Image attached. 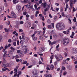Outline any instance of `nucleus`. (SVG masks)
<instances>
[{
	"label": "nucleus",
	"instance_id": "obj_64",
	"mask_svg": "<svg viewBox=\"0 0 77 77\" xmlns=\"http://www.w3.org/2000/svg\"><path fill=\"white\" fill-rule=\"evenodd\" d=\"M24 37H25L24 35V34H23L22 35V39H24Z\"/></svg>",
	"mask_w": 77,
	"mask_h": 77
},
{
	"label": "nucleus",
	"instance_id": "obj_56",
	"mask_svg": "<svg viewBox=\"0 0 77 77\" xmlns=\"http://www.w3.org/2000/svg\"><path fill=\"white\" fill-rule=\"evenodd\" d=\"M55 5L56 6H59V4L57 3H55Z\"/></svg>",
	"mask_w": 77,
	"mask_h": 77
},
{
	"label": "nucleus",
	"instance_id": "obj_9",
	"mask_svg": "<svg viewBox=\"0 0 77 77\" xmlns=\"http://www.w3.org/2000/svg\"><path fill=\"white\" fill-rule=\"evenodd\" d=\"M31 6V4L29 3L26 5H25L27 9H29V10H30V6Z\"/></svg>",
	"mask_w": 77,
	"mask_h": 77
},
{
	"label": "nucleus",
	"instance_id": "obj_38",
	"mask_svg": "<svg viewBox=\"0 0 77 77\" xmlns=\"http://www.w3.org/2000/svg\"><path fill=\"white\" fill-rule=\"evenodd\" d=\"M3 27V25H0V30H2V29Z\"/></svg>",
	"mask_w": 77,
	"mask_h": 77
},
{
	"label": "nucleus",
	"instance_id": "obj_40",
	"mask_svg": "<svg viewBox=\"0 0 77 77\" xmlns=\"http://www.w3.org/2000/svg\"><path fill=\"white\" fill-rule=\"evenodd\" d=\"M66 33L67 34H69V29H68L66 31Z\"/></svg>",
	"mask_w": 77,
	"mask_h": 77
},
{
	"label": "nucleus",
	"instance_id": "obj_44",
	"mask_svg": "<svg viewBox=\"0 0 77 77\" xmlns=\"http://www.w3.org/2000/svg\"><path fill=\"white\" fill-rule=\"evenodd\" d=\"M2 71H6V70H7V69H6V68L5 69H2Z\"/></svg>",
	"mask_w": 77,
	"mask_h": 77
},
{
	"label": "nucleus",
	"instance_id": "obj_62",
	"mask_svg": "<svg viewBox=\"0 0 77 77\" xmlns=\"http://www.w3.org/2000/svg\"><path fill=\"white\" fill-rule=\"evenodd\" d=\"M68 20H69V22H70V23L71 24V23H72L71 20V19H70L69 18Z\"/></svg>",
	"mask_w": 77,
	"mask_h": 77
},
{
	"label": "nucleus",
	"instance_id": "obj_3",
	"mask_svg": "<svg viewBox=\"0 0 77 77\" xmlns=\"http://www.w3.org/2000/svg\"><path fill=\"white\" fill-rule=\"evenodd\" d=\"M69 40L68 38H65L63 41V43L64 45H67L69 43Z\"/></svg>",
	"mask_w": 77,
	"mask_h": 77
},
{
	"label": "nucleus",
	"instance_id": "obj_45",
	"mask_svg": "<svg viewBox=\"0 0 77 77\" xmlns=\"http://www.w3.org/2000/svg\"><path fill=\"white\" fill-rule=\"evenodd\" d=\"M13 45L14 46H16V45H17L16 42H13Z\"/></svg>",
	"mask_w": 77,
	"mask_h": 77
},
{
	"label": "nucleus",
	"instance_id": "obj_47",
	"mask_svg": "<svg viewBox=\"0 0 77 77\" xmlns=\"http://www.w3.org/2000/svg\"><path fill=\"white\" fill-rule=\"evenodd\" d=\"M40 8H41V7H39L38 8H37L36 9H35V10H36V11H39V9H40Z\"/></svg>",
	"mask_w": 77,
	"mask_h": 77
},
{
	"label": "nucleus",
	"instance_id": "obj_42",
	"mask_svg": "<svg viewBox=\"0 0 77 77\" xmlns=\"http://www.w3.org/2000/svg\"><path fill=\"white\" fill-rule=\"evenodd\" d=\"M50 4H49L47 6V8L48 9H49V8H50Z\"/></svg>",
	"mask_w": 77,
	"mask_h": 77
},
{
	"label": "nucleus",
	"instance_id": "obj_6",
	"mask_svg": "<svg viewBox=\"0 0 77 77\" xmlns=\"http://www.w3.org/2000/svg\"><path fill=\"white\" fill-rule=\"evenodd\" d=\"M72 54H76L77 53V48H72Z\"/></svg>",
	"mask_w": 77,
	"mask_h": 77
},
{
	"label": "nucleus",
	"instance_id": "obj_23",
	"mask_svg": "<svg viewBox=\"0 0 77 77\" xmlns=\"http://www.w3.org/2000/svg\"><path fill=\"white\" fill-rule=\"evenodd\" d=\"M50 68L51 70H53L54 69V66L53 64H51L50 66Z\"/></svg>",
	"mask_w": 77,
	"mask_h": 77
},
{
	"label": "nucleus",
	"instance_id": "obj_12",
	"mask_svg": "<svg viewBox=\"0 0 77 77\" xmlns=\"http://www.w3.org/2000/svg\"><path fill=\"white\" fill-rule=\"evenodd\" d=\"M41 6H42L44 8H46V6H47V2H45L44 3H42L41 4Z\"/></svg>",
	"mask_w": 77,
	"mask_h": 77
},
{
	"label": "nucleus",
	"instance_id": "obj_41",
	"mask_svg": "<svg viewBox=\"0 0 77 77\" xmlns=\"http://www.w3.org/2000/svg\"><path fill=\"white\" fill-rule=\"evenodd\" d=\"M48 27L49 29H51V25H48Z\"/></svg>",
	"mask_w": 77,
	"mask_h": 77
},
{
	"label": "nucleus",
	"instance_id": "obj_5",
	"mask_svg": "<svg viewBox=\"0 0 77 77\" xmlns=\"http://www.w3.org/2000/svg\"><path fill=\"white\" fill-rule=\"evenodd\" d=\"M69 60H70V58H67L66 59L63 60V64H65V63H66V64H68V61H69Z\"/></svg>",
	"mask_w": 77,
	"mask_h": 77
},
{
	"label": "nucleus",
	"instance_id": "obj_51",
	"mask_svg": "<svg viewBox=\"0 0 77 77\" xmlns=\"http://www.w3.org/2000/svg\"><path fill=\"white\" fill-rule=\"evenodd\" d=\"M63 11V8L61 7L60 8V12H62Z\"/></svg>",
	"mask_w": 77,
	"mask_h": 77
},
{
	"label": "nucleus",
	"instance_id": "obj_63",
	"mask_svg": "<svg viewBox=\"0 0 77 77\" xmlns=\"http://www.w3.org/2000/svg\"><path fill=\"white\" fill-rule=\"evenodd\" d=\"M66 72H64L63 73V75H65L66 74Z\"/></svg>",
	"mask_w": 77,
	"mask_h": 77
},
{
	"label": "nucleus",
	"instance_id": "obj_10",
	"mask_svg": "<svg viewBox=\"0 0 77 77\" xmlns=\"http://www.w3.org/2000/svg\"><path fill=\"white\" fill-rule=\"evenodd\" d=\"M37 27V25L36 24L33 23L32 24V26L31 27V29H34L36 28Z\"/></svg>",
	"mask_w": 77,
	"mask_h": 77
},
{
	"label": "nucleus",
	"instance_id": "obj_28",
	"mask_svg": "<svg viewBox=\"0 0 77 77\" xmlns=\"http://www.w3.org/2000/svg\"><path fill=\"white\" fill-rule=\"evenodd\" d=\"M17 52L18 54H21V51L20 50H17Z\"/></svg>",
	"mask_w": 77,
	"mask_h": 77
},
{
	"label": "nucleus",
	"instance_id": "obj_27",
	"mask_svg": "<svg viewBox=\"0 0 77 77\" xmlns=\"http://www.w3.org/2000/svg\"><path fill=\"white\" fill-rule=\"evenodd\" d=\"M30 9H31L32 11H35V9L33 8V5H31L30 7Z\"/></svg>",
	"mask_w": 77,
	"mask_h": 77
},
{
	"label": "nucleus",
	"instance_id": "obj_58",
	"mask_svg": "<svg viewBox=\"0 0 77 77\" xmlns=\"http://www.w3.org/2000/svg\"><path fill=\"white\" fill-rule=\"evenodd\" d=\"M75 2H76V0H74V1H72V3H73L74 4H75Z\"/></svg>",
	"mask_w": 77,
	"mask_h": 77
},
{
	"label": "nucleus",
	"instance_id": "obj_52",
	"mask_svg": "<svg viewBox=\"0 0 77 77\" xmlns=\"http://www.w3.org/2000/svg\"><path fill=\"white\" fill-rule=\"evenodd\" d=\"M7 17L8 18H12V17L11 16V15H10V16L9 15H7Z\"/></svg>",
	"mask_w": 77,
	"mask_h": 77
},
{
	"label": "nucleus",
	"instance_id": "obj_30",
	"mask_svg": "<svg viewBox=\"0 0 77 77\" xmlns=\"http://www.w3.org/2000/svg\"><path fill=\"white\" fill-rule=\"evenodd\" d=\"M10 48L12 51H15V49L13 48L12 47H11Z\"/></svg>",
	"mask_w": 77,
	"mask_h": 77
},
{
	"label": "nucleus",
	"instance_id": "obj_48",
	"mask_svg": "<svg viewBox=\"0 0 77 77\" xmlns=\"http://www.w3.org/2000/svg\"><path fill=\"white\" fill-rule=\"evenodd\" d=\"M27 14V12H23V15H26Z\"/></svg>",
	"mask_w": 77,
	"mask_h": 77
},
{
	"label": "nucleus",
	"instance_id": "obj_19",
	"mask_svg": "<svg viewBox=\"0 0 77 77\" xmlns=\"http://www.w3.org/2000/svg\"><path fill=\"white\" fill-rule=\"evenodd\" d=\"M30 2V0H24L23 1L24 3H27Z\"/></svg>",
	"mask_w": 77,
	"mask_h": 77
},
{
	"label": "nucleus",
	"instance_id": "obj_60",
	"mask_svg": "<svg viewBox=\"0 0 77 77\" xmlns=\"http://www.w3.org/2000/svg\"><path fill=\"white\" fill-rule=\"evenodd\" d=\"M4 29H5L6 32H9V30H8L6 28H5Z\"/></svg>",
	"mask_w": 77,
	"mask_h": 77
},
{
	"label": "nucleus",
	"instance_id": "obj_59",
	"mask_svg": "<svg viewBox=\"0 0 77 77\" xmlns=\"http://www.w3.org/2000/svg\"><path fill=\"white\" fill-rule=\"evenodd\" d=\"M18 74H19V75H21V74H22V73L21 72V71H19L18 72Z\"/></svg>",
	"mask_w": 77,
	"mask_h": 77
},
{
	"label": "nucleus",
	"instance_id": "obj_36",
	"mask_svg": "<svg viewBox=\"0 0 77 77\" xmlns=\"http://www.w3.org/2000/svg\"><path fill=\"white\" fill-rule=\"evenodd\" d=\"M6 66L7 67H11V65H10V64L9 63L7 64Z\"/></svg>",
	"mask_w": 77,
	"mask_h": 77
},
{
	"label": "nucleus",
	"instance_id": "obj_50",
	"mask_svg": "<svg viewBox=\"0 0 77 77\" xmlns=\"http://www.w3.org/2000/svg\"><path fill=\"white\" fill-rule=\"evenodd\" d=\"M39 38L40 40H42V36H40L39 37Z\"/></svg>",
	"mask_w": 77,
	"mask_h": 77
},
{
	"label": "nucleus",
	"instance_id": "obj_39",
	"mask_svg": "<svg viewBox=\"0 0 77 77\" xmlns=\"http://www.w3.org/2000/svg\"><path fill=\"white\" fill-rule=\"evenodd\" d=\"M2 67H3V68H6V67H7V66H6V65L4 64H3L2 65Z\"/></svg>",
	"mask_w": 77,
	"mask_h": 77
},
{
	"label": "nucleus",
	"instance_id": "obj_16",
	"mask_svg": "<svg viewBox=\"0 0 77 77\" xmlns=\"http://www.w3.org/2000/svg\"><path fill=\"white\" fill-rule=\"evenodd\" d=\"M17 9H21V6H20V5H18L16 6Z\"/></svg>",
	"mask_w": 77,
	"mask_h": 77
},
{
	"label": "nucleus",
	"instance_id": "obj_21",
	"mask_svg": "<svg viewBox=\"0 0 77 77\" xmlns=\"http://www.w3.org/2000/svg\"><path fill=\"white\" fill-rule=\"evenodd\" d=\"M37 39H38V38L36 37H32V40L33 41H36V40H37Z\"/></svg>",
	"mask_w": 77,
	"mask_h": 77
},
{
	"label": "nucleus",
	"instance_id": "obj_17",
	"mask_svg": "<svg viewBox=\"0 0 77 77\" xmlns=\"http://www.w3.org/2000/svg\"><path fill=\"white\" fill-rule=\"evenodd\" d=\"M28 52H29V49L27 48H26L24 52V53L26 54L27 53H28Z\"/></svg>",
	"mask_w": 77,
	"mask_h": 77
},
{
	"label": "nucleus",
	"instance_id": "obj_8",
	"mask_svg": "<svg viewBox=\"0 0 77 77\" xmlns=\"http://www.w3.org/2000/svg\"><path fill=\"white\" fill-rule=\"evenodd\" d=\"M25 26L27 28H29L30 27V26H31V23H25Z\"/></svg>",
	"mask_w": 77,
	"mask_h": 77
},
{
	"label": "nucleus",
	"instance_id": "obj_24",
	"mask_svg": "<svg viewBox=\"0 0 77 77\" xmlns=\"http://www.w3.org/2000/svg\"><path fill=\"white\" fill-rule=\"evenodd\" d=\"M43 35H44V33H45V30H46V28H45V27H44V28H43Z\"/></svg>",
	"mask_w": 77,
	"mask_h": 77
},
{
	"label": "nucleus",
	"instance_id": "obj_20",
	"mask_svg": "<svg viewBox=\"0 0 77 77\" xmlns=\"http://www.w3.org/2000/svg\"><path fill=\"white\" fill-rule=\"evenodd\" d=\"M44 51V50L42 48H39V51L40 53H42V52H43Z\"/></svg>",
	"mask_w": 77,
	"mask_h": 77
},
{
	"label": "nucleus",
	"instance_id": "obj_57",
	"mask_svg": "<svg viewBox=\"0 0 77 77\" xmlns=\"http://www.w3.org/2000/svg\"><path fill=\"white\" fill-rule=\"evenodd\" d=\"M6 57H10V56L9 54H6Z\"/></svg>",
	"mask_w": 77,
	"mask_h": 77
},
{
	"label": "nucleus",
	"instance_id": "obj_55",
	"mask_svg": "<svg viewBox=\"0 0 77 77\" xmlns=\"http://www.w3.org/2000/svg\"><path fill=\"white\" fill-rule=\"evenodd\" d=\"M35 17V16L34 15H32V16H31V18L32 19H33L34 17Z\"/></svg>",
	"mask_w": 77,
	"mask_h": 77
},
{
	"label": "nucleus",
	"instance_id": "obj_13",
	"mask_svg": "<svg viewBox=\"0 0 77 77\" xmlns=\"http://www.w3.org/2000/svg\"><path fill=\"white\" fill-rule=\"evenodd\" d=\"M73 0H70V5L71 8H73V4L72 3Z\"/></svg>",
	"mask_w": 77,
	"mask_h": 77
},
{
	"label": "nucleus",
	"instance_id": "obj_53",
	"mask_svg": "<svg viewBox=\"0 0 77 77\" xmlns=\"http://www.w3.org/2000/svg\"><path fill=\"white\" fill-rule=\"evenodd\" d=\"M19 57L18 55H16V56H14V58L15 59H18V58Z\"/></svg>",
	"mask_w": 77,
	"mask_h": 77
},
{
	"label": "nucleus",
	"instance_id": "obj_15",
	"mask_svg": "<svg viewBox=\"0 0 77 77\" xmlns=\"http://www.w3.org/2000/svg\"><path fill=\"white\" fill-rule=\"evenodd\" d=\"M4 9V7L3 6L0 7V13L2 12V11H3Z\"/></svg>",
	"mask_w": 77,
	"mask_h": 77
},
{
	"label": "nucleus",
	"instance_id": "obj_29",
	"mask_svg": "<svg viewBox=\"0 0 77 77\" xmlns=\"http://www.w3.org/2000/svg\"><path fill=\"white\" fill-rule=\"evenodd\" d=\"M16 76L17 77H19V76H20V75H19V74H17V73H16V74H14V77H16Z\"/></svg>",
	"mask_w": 77,
	"mask_h": 77
},
{
	"label": "nucleus",
	"instance_id": "obj_31",
	"mask_svg": "<svg viewBox=\"0 0 77 77\" xmlns=\"http://www.w3.org/2000/svg\"><path fill=\"white\" fill-rule=\"evenodd\" d=\"M61 15L62 17H65V13L64 12H63L61 13Z\"/></svg>",
	"mask_w": 77,
	"mask_h": 77
},
{
	"label": "nucleus",
	"instance_id": "obj_7",
	"mask_svg": "<svg viewBox=\"0 0 77 77\" xmlns=\"http://www.w3.org/2000/svg\"><path fill=\"white\" fill-rule=\"evenodd\" d=\"M32 72L34 75H37L39 73V72L37 70H33L32 71Z\"/></svg>",
	"mask_w": 77,
	"mask_h": 77
},
{
	"label": "nucleus",
	"instance_id": "obj_34",
	"mask_svg": "<svg viewBox=\"0 0 77 77\" xmlns=\"http://www.w3.org/2000/svg\"><path fill=\"white\" fill-rule=\"evenodd\" d=\"M27 61H25L24 62H23L21 63L22 64H26L27 63Z\"/></svg>",
	"mask_w": 77,
	"mask_h": 77
},
{
	"label": "nucleus",
	"instance_id": "obj_11",
	"mask_svg": "<svg viewBox=\"0 0 77 77\" xmlns=\"http://www.w3.org/2000/svg\"><path fill=\"white\" fill-rule=\"evenodd\" d=\"M51 32H52V33H53V36L54 38H56V37H57V35L56 34V33H54V31H53V30H52Z\"/></svg>",
	"mask_w": 77,
	"mask_h": 77
},
{
	"label": "nucleus",
	"instance_id": "obj_14",
	"mask_svg": "<svg viewBox=\"0 0 77 77\" xmlns=\"http://www.w3.org/2000/svg\"><path fill=\"white\" fill-rule=\"evenodd\" d=\"M44 76H45V77H52V75L51 74H49L48 75H44Z\"/></svg>",
	"mask_w": 77,
	"mask_h": 77
},
{
	"label": "nucleus",
	"instance_id": "obj_46",
	"mask_svg": "<svg viewBox=\"0 0 77 77\" xmlns=\"http://www.w3.org/2000/svg\"><path fill=\"white\" fill-rule=\"evenodd\" d=\"M17 10H18V14H20V12H21V9H17Z\"/></svg>",
	"mask_w": 77,
	"mask_h": 77
},
{
	"label": "nucleus",
	"instance_id": "obj_2",
	"mask_svg": "<svg viewBox=\"0 0 77 77\" xmlns=\"http://www.w3.org/2000/svg\"><path fill=\"white\" fill-rule=\"evenodd\" d=\"M55 57L57 61H60L63 59V57L60 54H56L55 55Z\"/></svg>",
	"mask_w": 77,
	"mask_h": 77
},
{
	"label": "nucleus",
	"instance_id": "obj_49",
	"mask_svg": "<svg viewBox=\"0 0 77 77\" xmlns=\"http://www.w3.org/2000/svg\"><path fill=\"white\" fill-rule=\"evenodd\" d=\"M62 69L63 70H65V66H63L62 67Z\"/></svg>",
	"mask_w": 77,
	"mask_h": 77
},
{
	"label": "nucleus",
	"instance_id": "obj_43",
	"mask_svg": "<svg viewBox=\"0 0 77 77\" xmlns=\"http://www.w3.org/2000/svg\"><path fill=\"white\" fill-rule=\"evenodd\" d=\"M57 63H58L56 61L55 62H54V65H57Z\"/></svg>",
	"mask_w": 77,
	"mask_h": 77
},
{
	"label": "nucleus",
	"instance_id": "obj_35",
	"mask_svg": "<svg viewBox=\"0 0 77 77\" xmlns=\"http://www.w3.org/2000/svg\"><path fill=\"white\" fill-rule=\"evenodd\" d=\"M42 33L41 32V31H38L37 32V34L38 35H40Z\"/></svg>",
	"mask_w": 77,
	"mask_h": 77
},
{
	"label": "nucleus",
	"instance_id": "obj_1",
	"mask_svg": "<svg viewBox=\"0 0 77 77\" xmlns=\"http://www.w3.org/2000/svg\"><path fill=\"white\" fill-rule=\"evenodd\" d=\"M56 27L57 29L58 30H61V29H63L65 28V25L63 23H57L56 25Z\"/></svg>",
	"mask_w": 77,
	"mask_h": 77
},
{
	"label": "nucleus",
	"instance_id": "obj_18",
	"mask_svg": "<svg viewBox=\"0 0 77 77\" xmlns=\"http://www.w3.org/2000/svg\"><path fill=\"white\" fill-rule=\"evenodd\" d=\"M13 2L14 4H16L17 3H18L19 1L18 0H13Z\"/></svg>",
	"mask_w": 77,
	"mask_h": 77
},
{
	"label": "nucleus",
	"instance_id": "obj_22",
	"mask_svg": "<svg viewBox=\"0 0 77 77\" xmlns=\"http://www.w3.org/2000/svg\"><path fill=\"white\" fill-rule=\"evenodd\" d=\"M20 44L21 46H23V45L24 44V42L23 40H21L20 42Z\"/></svg>",
	"mask_w": 77,
	"mask_h": 77
},
{
	"label": "nucleus",
	"instance_id": "obj_25",
	"mask_svg": "<svg viewBox=\"0 0 77 77\" xmlns=\"http://www.w3.org/2000/svg\"><path fill=\"white\" fill-rule=\"evenodd\" d=\"M48 42H49V45H53V42H51L50 40H48Z\"/></svg>",
	"mask_w": 77,
	"mask_h": 77
},
{
	"label": "nucleus",
	"instance_id": "obj_37",
	"mask_svg": "<svg viewBox=\"0 0 77 77\" xmlns=\"http://www.w3.org/2000/svg\"><path fill=\"white\" fill-rule=\"evenodd\" d=\"M6 57V55L4 54L3 56V59H5V58Z\"/></svg>",
	"mask_w": 77,
	"mask_h": 77
},
{
	"label": "nucleus",
	"instance_id": "obj_32",
	"mask_svg": "<svg viewBox=\"0 0 77 77\" xmlns=\"http://www.w3.org/2000/svg\"><path fill=\"white\" fill-rule=\"evenodd\" d=\"M47 23L48 24H50L51 23V21H50V20L48 19L47 20Z\"/></svg>",
	"mask_w": 77,
	"mask_h": 77
},
{
	"label": "nucleus",
	"instance_id": "obj_26",
	"mask_svg": "<svg viewBox=\"0 0 77 77\" xmlns=\"http://www.w3.org/2000/svg\"><path fill=\"white\" fill-rule=\"evenodd\" d=\"M6 60H5V58H3V61H2V64H4V63H6Z\"/></svg>",
	"mask_w": 77,
	"mask_h": 77
},
{
	"label": "nucleus",
	"instance_id": "obj_54",
	"mask_svg": "<svg viewBox=\"0 0 77 77\" xmlns=\"http://www.w3.org/2000/svg\"><path fill=\"white\" fill-rule=\"evenodd\" d=\"M14 71L15 72H17V71H18V69H17L15 68L14 69Z\"/></svg>",
	"mask_w": 77,
	"mask_h": 77
},
{
	"label": "nucleus",
	"instance_id": "obj_4",
	"mask_svg": "<svg viewBox=\"0 0 77 77\" xmlns=\"http://www.w3.org/2000/svg\"><path fill=\"white\" fill-rule=\"evenodd\" d=\"M11 17L12 18H15L17 17V15L15 14V13L14 12V11H12L11 13Z\"/></svg>",
	"mask_w": 77,
	"mask_h": 77
},
{
	"label": "nucleus",
	"instance_id": "obj_33",
	"mask_svg": "<svg viewBox=\"0 0 77 77\" xmlns=\"http://www.w3.org/2000/svg\"><path fill=\"white\" fill-rule=\"evenodd\" d=\"M73 21L74 22H76L77 21V20H76V17H74V19H73Z\"/></svg>",
	"mask_w": 77,
	"mask_h": 77
},
{
	"label": "nucleus",
	"instance_id": "obj_61",
	"mask_svg": "<svg viewBox=\"0 0 77 77\" xmlns=\"http://www.w3.org/2000/svg\"><path fill=\"white\" fill-rule=\"evenodd\" d=\"M34 8L36 9L37 8V5H36V4H35L34 5Z\"/></svg>",
	"mask_w": 77,
	"mask_h": 77
}]
</instances>
